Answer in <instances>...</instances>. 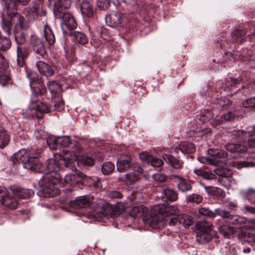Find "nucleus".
<instances>
[{
	"instance_id": "f257e3e1",
	"label": "nucleus",
	"mask_w": 255,
	"mask_h": 255,
	"mask_svg": "<svg viewBox=\"0 0 255 255\" xmlns=\"http://www.w3.org/2000/svg\"><path fill=\"white\" fill-rule=\"evenodd\" d=\"M69 151L63 150V155H55L53 158L48 159L44 165L37 158L36 155L30 156L24 149H21L12 156L13 162L21 163L24 168L28 170L44 174L45 186L47 190H52L54 194H58L57 187L55 186L61 184V176L58 173L60 169L69 168L72 171L75 169L76 159L74 155H69Z\"/></svg>"
},
{
	"instance_id": "f03ea898",
	"label": "nucleus",
	"mask_w": 255,
	"mask_h": 255,
	"mask_svg": "<svg viewBox=\"0 0 255 255\" xmlns=\"http://www.w3.org/2000/svg\"><path fill=\"white\" fill-rule=\"evenodd\" d=\"M6 17H2V27L3 30L9 34L12 26V22H15L14 30H23L28 27L27 20L23 16L17 12V9L13 2L5 4Z\"/></svg>"
},
{
	"instance_id": "7ed1b4c3",
	"label": "nucleus",
	"mask_w": 255,
	"mask_h": 255,
	"mask_svg": "<svg viewBox=\"0 0 255 255\" xmlns=\"http://www.w3.org/2000/svg\"><path fill=\"white\" fill-rule=\"evenodd\" d=\"M54 4V14L56 18L62 19L61 28L63 33L67 35L72 34L71 30L77 27V23L74 17L69 13L62 11L61 0H53Z\"/></svg>"
},
{
	"instance_id": "20e7f679",
	"label": "nucleus",
	"mask_w": 255,
	"mask_h": 255,
	"mask_svg": "<svg viewBox=\"0 0 255 255\" xmlns=\"http://www.w3.org/2000/svg\"><path fill=\"white\" fill-rule=\"evenodd\" d=\"M198 213L200 215L214 218L218 215L224 219L226 222L232 224H241L244 221V218L237 215H231L230 212L221 209H216L214 212L205 207L200 208Z\"/></svg>"
},
{
	"instance_id": "39448f33",
	"label": "nucleus",
	"mask_w": 255,
	"mask_h": 255,
	"mask_svg": "<svg viewBox=\"0 0 255 255\" xmlns=\"http://www.w3.org/2000/svg\"><path fill=\"white\" fill-rule=\"evenodd\" d=\"M198 228L196 241L200 244L209 242L213 236L212 225L206 221H199L196 224Z\"/></svg>"
},
{
	"instance_id": "423d86ee",
	"label": "nucleus",
	"mask_w": 255,
	"mask_h": 255,
	"mask_svg": "<svg viewBox=\"0 0 255 255\" xmlns=\"http://www.w3.org/2000/svg\"><path fill=\"white\" fill-rule=\"evenodd\" d=\"M230 134L232 138L235 139L248 138L249 148L252 149V151H248L255 152V136L254 132L251 133L244 130H234L230 132Z\"/></svg>"
},
{
	"instance_id": "0eeeda50",
	"label": "nucleus",
	"mask_w": 255,
	"mask_h": 255,
	"mask_svg": "<svg viewBox=\"0 0 255 255\" xmlns=\"http://www.w3.org/2000/svg\"><path fill=\"white\" fill-rule=\"evenodd\" d=\"M193 218L188 215L181 214L177 218L172 217L169 222L170 226H177L179 228V225H182L184 228H188L193 224Z\"/></svg>"
},
{
	"instance_id": "6e6552de",
	"label": "nucleus",
	"mask_w": 255,
	"mask_h": 255,
	"mask_svg": "<svg viewBox=\"0 0 255 255\" xmlns=\"http://www.w3.org/2000/svg\"><path fill=\"white\" fill-rule=\"evenodd\" d=\"M58 143L61 147H68L72 152H76L81 150L79 143L76 140H72L69 136L58 137Z\"/></svg>"
},
{
	"instance_id": "1a4fd4ad",
	"label": "nucleus",
	"mask_w": 255,
	"mask_h": 255,
	"mask_svg": "<svg viewBox=\"0 0 255 255\" xmlns=\"http://www.w3.org/2000/svg\"><path fill=\"white\" fill-rule=\"evenodd\" d=\"M140 211V217H142L143 221L148 223L150 226L156 225L158 220L155 216H152L151 215V212H150L148 208L140 206L134 207V210Z\"/></svg>"
},
{
	"instance_id": "9d476101",
	"label": "nucleus",
	"mask_w": 255,
	"mask_h": 255,
	"mask_svg": "<svg viewBox=\"0 0 255 255\" xmlns=\"http://www.w3.org/2000/svg\"><path fill=\"white\" fill-rule=\"evenodd\" d=\"M27 76L29 79V83L31 89L35 93L38 94H43L45 92V89L43 88V85L38 80V75L34 72L27 73Z\"/></svg>"
},
{
	"instance_id": "9b49d317",
	"label": "nucleus",
	"mask_w": 255,
	"mask_h": 255,
	"mask_svg": "<svg viewBox=\"0 0 255 255\" xmlns=\"http://www.w3.org/2000/svg\"><path fill=\"white\" fill-rule=\"evenodd\" d=\"M210 156L207 158V160L211 164H216L223 161L222 159L227 157V153L225 151L221 149H215L209 150Z\"/></svg>"
},
{
	"instance_id": "f8f14e48",
	"label": "nucleus",
	"mask_w": 255,
	"mask_h": 255,
	"mask_svg": "<svg viewBox=\"0 0 255 255\" xmlns=\"http://www.w3.org/2000/svg\"><path fill=\"white\" fill-rule=\"evenodd\" d=\"M30 43L35 53L39 56L44 58L46 55L45 47L43 42L36 35H32Z\"/></svg>"
},
{
	"instance_id": "ddd939ff",
	"label": "nucleus",
	"mask_w": 255,
	"mask_h": 255,
	"mask_svg": "<svg viewBox=\"0 0 255 255\" xmlns=\"http://www.w3.org/2000/svg\"><path fill=\"white\" fill-rule=\"evenodd\" d=\"M131 166L130 157L127 153L121 154L117 159V169L120 172L125 171Z\"/></svg>"
},
{
	"instance_id": "4468645a",
	"label": "nucleus",
	"mask_w": 255,
	"mask_h": 255,
	"mask_svg": "<svg viewBox=\"0 0 255 255\" xmlns=\"http://www.w3.org/2000/svg\"><path fill=\"white\" fill-rule=\"evenodd\" d=\"M92 200V198L81 196L77 197L75 200L71 201L70 205L76 209L84 208L89 206Z\"/></svg>"
},
{
	"instance_id": "2eb2a0df",
	"label": "nucleus",
	"mask_w": 255,
	"mask_h": 255,
	"mask_svg": "<svg viewBox=\"0 0 255 255\" xmlns=\"http://www.w3.org/2000/svg\"><path fill=\"white\" fill-rule=\"evenodd\" d=\"M98 207L93 213L94 218L97 219L98 218H101L107 215L110 208L109 204L104 201L100 200L98 202Z\"/></svg>"
},
{
	"instance_id": "dca6fc26",
	"label": "nucleus",
	"mask_w": 255,
	"mask_h": 255,
	"mask_svg": "<svg viewBox=\"0 0 255 255\" xmlns=\"http://www.w3.org/2000/svg\"><path fill=\"white\" fill-rule=\"evenodd\" d=\"M122 19V13L119 11H114L105 17V20L108 25L116 27L120 23Z\"/></svg>"
},
{
	"instance_id": "f3484780",
	"label": "nucleus",
	"mask_w": 255,
	"mask_h": 255,
	"mask_svg": "<svg viewBox=\"0 0 255 255\" xmlns=\"http://www.w3.org/2000/svg\"><path fill=\"white\" fill-rule=\"evenodd\" d=\"M10 191L18 199H28L31 197L34 192L32 190L27 189H18L15 187H11Z\"/></svg>"
},
{
	"instance_id": "a211bd4d",
	"label": "nucleus",
	"mask_w": 255,
	"mask_h": 255,
	"mask_svg": "<svg viewBox=\"0 0 255 255\" xmlns=\"http://www.w3.org/2000/svg\"><path fill=\"white\" fill-rule=\"evenodd\" d=\"M36 67L39 72L46 76H51L54 73L55 67L43 61L37 62Z\"/></svg>"
},
{
	"instance_id": "6ab92c4d",
	"label": "nucleus",
	"mask_w": 255,
	"mask_h": 255,
	"mask_svg": "<svg viewBox=\"0 0 255 255\" xmlns=\"http://www.w3.org/2000/svg\"><path fill=\"white\" fill-rule=\"evenodd\" d=\"M5 195V196L4 195L1 196V203L8 208L15 209L19 204L18 200H17L18 198H16V196H15L13 194V196Z\"/></svg>"
},
{
	"instance_id": "aec40b11",
	"label": "nucleus",
	"mask_w": 255,
	"mask_h": 255,
	"mask_svg": "<svg viewBox=\"0 0 255 255\" xmlns=\"http://www.w3.org/2000/svg\"><path fill=\"white\" fill-rule=\"evenodd\" d=\"M73 173H69L66 174L64 178V182L68 184L71 185H76L82 182L83 176L81 174L78 173L76 170Z\"/></svg>"
},
{
	"instance_id": "412c9836",
	"label": "nucleus",
	"mask_w": 255,
	"mask_h": 255,
	"mask_svg": "<svg viewBox=\"0 0 255 255\" xmlns=\"http://www.w3.org/2000/svg\"><path fill=\"white\" fill-rule=\"evenodd\" d=\"M162 158L174 169H180L183 166V162L171 155L163 154L162 155Z\"/></svg>"
},
{
	"instance_id": "4be33fe9",
	"label": "nucleus",
	"mask_w": 255,
	"mask_h": 255,
	"mask_svg": "<svg viewBox=\"0 0 255 255\" xmlns=\"http://www.w3.org/2000/svg\"><path fill=\"white\" fill-rule=\"evenodd\" d=\"M172 177L177 178L179 182L177 187L179 190L182 192H187L191 190L192 186L190 181L186 180L181 176L173 175Z\"/></svg>"
},
{
	"instance_id": "5701e85b",
	"label": "nucleus",
	"mask_w": 255,
	"mask_h": 255,
	"mask_svg": "<svg viewBox=\"0 0 255 255\" xmlns=\"http://www.w3.org/2000/svg\"><path fill=\"white\" fill-rule=\"evenodd\" d=\"M30 11L32 13L34 19H40L41 17L45 16L46 14V11L43 8L40 1L31 7L30 9Z\"/></svg>"
},
{
	"instance_id": "b1692460",
	"label": "nucleus",
	"mask_w": 255,
	"mask_h": 255,
	"mask_svg": "<svg viewBox=\"0 0 255 255\" xmlns=\"http://www.w3.org/2000/svg\"><path fill=\"white\" fill-rule=\"evenodd\" d=\"M226 149L231 152L243 153L248 151L250 148L245 145L240 144L229 143L225 146Z\"/></svg>"
},
{
	"instance_id": "393cba45",
	"label": "nucleus",
	"mask_w": 255,
	"mask_h": 255,
	"mask_svg": "<svg viewBox=\"0 0 255 255\" xmlns=\"http://www.w3.org/2000/svg\"><path fill=\"white\" fill-rule=\"evenodd\" d=\"M70 152V151H69V152ZM69 155L72 156L74 155L76 159L74 160V162H75V165H76V164H78V163L82 164L86 166H91L93 165L94 163V160L90 157L84 155H81L77 157L74 153L71 154L70 153H69ZM76 169V167H75V169H74V170Z\"/></svg>"
},
{
	"instance_id": "a878e982",
	"label": "nucleus",
	"mask_w": 255,
	"mask_h": 255,
	"mask_svg": "<svg viewBox=\"0 0 255 255\" xmlns=\"http://www.w3.org/2000/svg\"><path fill=\"white\" fill-rule=\"evenodd\" d=\"M51 107L54 111L61 112L64 109V103L63 99L59 96L52 97V104Z\"/></svg>"
},
{
	"instance_id": "bb28decb",
	"label": "nucleus",
	"mask_w": 255,
	"mask_h": 255,
	"mask_svg": "<svg viewBox=\"0 0 255 255\" xmlns=\"http://www.w3.org/2000/svg\"><path fill=\"white\" fill-rule=\"evenodd\" d=\"M219 232L225 238L230 239L235 233L234 228L227 225H222L218 227Z\"/></svg>"
},
{
	"instance_id": "cd10ccee",
	"label": "nucleus",
	"mask_w": 255,
	"mask_h": 255,
	"mask_svg": "<svg viewBox=\"0 0 255 255\" xmlns=\"http://www.w3.org/2000/svg\"><path fill=\"white\" fill-rule=\"evenodd\" d=\"M43 36L45 40L49 45H53L55 42V37L49 26L46 25L43 29Z\"/></svg>"
},
{
	"instance_id": "c85d7f7f",
	"label": "nucleus",
	"mask_w": 255,
	"mask_h": 255,
	"mask_svg": "<svg viewBox=\"0 0 255 255\" xmlns=\"http://www.w3.org/2000/svg\"><path fill=\"white\" fill-rule=\"evenodd\" d=\"M81 10L84 15L88 17H91L94 14L93 6L89 2H82L81 6Z\"/></svg>"
},
{
	"instance_id": "c756f323",
	"label": "nucleus",
	"mask_w": 255,
	"mask_h": 255,
	"mask_svg": "<svg viewBox=\"0 0 255 255\" xmlns=\"http://www.w3.org/2000/svg\"><path fill=\"white\" fill-rule=\"evenodd\" d=\"M163 213L166 216H171L174 218H177L180 214L178 208L174 206H169L164 207Z\"/></svg>"
},
{
	"instance_id": "7c9ffc66",
	"label": "nucleus",
	"mask_w": 255,
	"mask_h": 255,
	"mask_svg": "<svg viewBox=\"0 0 255 255\" xmlns=\"http://www.w3.org/2000/svg\"><path fill=\"white\" fill-rule=\"evenodd\" d=\"M179 149L182 153H192L195 150L194 144L187 141L181 142L179 144Z\"/></svg>"
},
{
	"instance_id": "2f4dec72",
	"label": "nucleus",
	"mask_w": 255,
	"mask_h": 255,
	"mask_svg": "<svg viewBox=\"0 0 255 255\" xmlns=\"http://www.w3.org/2000/svg\"><path fill=\"white\" fill-rule=\"evenodd\" d=\"M47 87L52 96H56L62 91L60 85L55 81L49 82L47 84Z\"/></svg>"
},
{
	"instance_id": "473e14b6",
	"label": "nucleus",
	"mask_w": 255,
	"mask_h": 255,
	"mask_svg": "<svg viewBox=\"0 0 255 255\" xmlns=\"http://www.w3.org/2000/svg\"><path fill=\"white\" fill-rule=\"evenodd\" d=\"M72 34H73L75 41L78 43L84 45L88 42V37L83 33L75 31Z\"/></svg>"
},
{
	"instance_id": "72a5a7b5",
	"label": "nucleus",
	"mask_w": 255,
	"mask_h": 255,
	"mask_svg": "<svg viewBox=\"0 0 255 255\" xmlns=\"http://www.w3.org/2000/svg\"><path fill=\"white\" fill-rule=\"evenodd\" d=\"M11 43L9 38L6 36H0V50L6 51L11 47Z\"/></svg>"
},
{
	"instance_id": "f704fd0d",
	"label": "nucleus",
	"mask_w": 255,
	"mask_h": 255,
	"mask_svg": "<svg viewBox=\"0 0 255 255\" xmlns=\"http://www.w3.org/2000/svg\"><path fill=\"white\" fill-rule=\"evenodd\" d=\"M241 194L245 199L251 203L255 202V190L251 188L248 190L242 191Z\"/></svg>"
},
{
	"instance_id": "c9c22d12",
	"label": "nucleus",
	"mask_w": 255,
	"mask_h": 255,
	"mask_svg": "<svg viewBox=\"0 0 255 255\" xmlns=\"http://www.w3.org/2000/svg\"><path fill=\"white\" fill-rule=\"evenodd\" d=\"M163 193L166 199L170 201H175L178 198L177 193L171 189H164L163 191Z\"/></svg>"
},
{
	"instance_id": "e433bc0d",
	"label": "nucleus",
	"mask_w": 255,
	"mask_h": 255,
	"mask_svg": "<svg viewBox=\"0 0 255 255\" xmlns=\"http://www.w3.org/2000/svg\"><path fill=\"white\" fill-rule=\"evenodd\" d=\"M9 142V137L7 133L4 130L0 131V147L4 148Z\"/></svg>"
},
{
	"instance_id": "4c0bfd02",
	"label": "nucleus",
	"mask_w": 255,
	"mask_h": 255,
	"mask_svg": "<svg viewBox=\"0 0 255 255\" xmlns=\"http://www.w3.org/2000/svg\"><path fill=\"white\" fill-rule=\"evenodd\" d=\"M14 37L18 44H22L25 41V34L23 30H14Z\"/></svg>"
},
{
	"instance_id": "58836bf2",
	"label": "nucleus",
	"mask_w": 255,
	"mask_h": 255,
	"mask_svg": "<svg viewBox=\"0 0 255 255\" xmlns=\"http://www.w3.org/2000/svg\"><path fill=\"white\" fill-rule=\"evenodd\" d=\"M115 169V165L111 162L104 163L102 167V172L104 174H109Z\"/></svg>"
},
{
	"instance_id": "ea45409f",
	"label": "nucleus",
	"mask_w": 255,
	"mask_h": 255,
	"mask_svg": "<svg viewBox=\"0 0 255 255\" xmlns=\"http://www.w3.org/2000/svg\"><path fill=\"white\" fill-rule=\"evenodd\" d=\"M186 200L188 202L199 204L202 201V197L198 194L193 193L186 196Z\"/></svg>"
},
{
	"instance_id": "a19ab883",
	"label": "nucleus",
	"mask_w": 255,
	"mask_h": 255,
	"mask_svg": "<svg viewBox=\"0 0 255 255\" xmlns=\"http://www.w3.org/2000/svg\"><path fill=\"white\" fill-rule=\"evenodd\" d=\"M57 141L58 137H55L50 136L46 138L47 144L49 146V148L52 150L56 149L58 145H59Z\"/></svg>"
},
{
	"instance_id": "79ce46f5",
	"label": "nucleus",
	"mask_w": 255,
	"mask_h": 255,
	"mask_svg": "<svg viewBox=\"0 0 255 255\" xmlns=\"http://www.w3.org/2000/svg\"><path fill=\"white\" fill-rule=\"evenodd\" d=\"M138 174H136L134 172H130L125 175L126 182L130 184L137 182L139 179Z\"/></svg>"
},
{
	"instance_id": "37998d69",
	"label": "nucleus",
	"mask_w": 255,
	"mask_h": 255,
	"mask_svg": "<svg viewBox=\"0 0 255 255\" xmlns=\"http://www.w3.org/2000/svg\"><path fill=\"white\" fill-rule=\"evenodd\" d=\"M6 69H0V84L2 85H5L9 80V76Z\"/></svg>"
},
{
	"instance_id": "c03bdc74",
	"label": "nucleus",
	"mask_w": 255,
	"mask_h": 255,
	"mask_svg": "<svg viewBox=\"0 0 255 255\" xmlns=\"http://www.w3.org/2000/svg\"><path fill=\"white\" fill-rule=\"evenodd\" d=\"M36 110L41 113H47L49 112V109L46 105L43 103L37 101L35 102Z\"/></svg>"
},
{
	"instance_id": "a18cd8bd",
	"label": "nucleus",
	"mask_w": 255,
	"mask_h": 255,
	"mask_svg": "<svg viewBox=\"0 0 255 255\" xmlns=\"http://www.w3.org/2000/svg\"><path fill=\"white\" fill-rule=\"evenodd\" d=\"M97 6L102 9H106L110 5L109 0H97Z\"/></svg>"
},
{
	"instance_id": "49530a36",
	"label": "nucleus",
	"mask_w": 255,
	"mask_h": 255,
	"mask_svg": "<svg viewBox=\"0 0 255 255\" xmlns=\"http://www.w3.org/2000/svg\"><path fill=\"white\" fill-rule=\"evenodd\" d=\"M232 180V179L228 178L227 177H223L221 179L222 185L227 188L230 187L235 183V181Z\"/></svg>"
},
{
	"instance_id": "de8ad7c7",
	"label": "nucleus",
	"mask_w": 255,
	"mask_h": 255,
	"mask_svg": "<svg viewBox=\"0 0 255 255\" xmlns=\"http://www.w3.org/2000/svg\"><path fill=\"white\" fill-rule=\"evenodd\" d=\"M152 177L154 181L159 182H163L166 180V177L161 173H155Z\"/></svg>"
},
{
	"instance_id": "09e8293b",
	"label": "nucleus",
	"mask_w": 255,
	"mask_h": 255,
	"mask_svg": "<svg viewBox=\"0 0 255 255\" xmlns=\"http://www.w3.org/2000/svg\"><path fill=\"white\" fill-rule=\"evenodd\" d=\"M150 162L152 166L155 167H160L163 164V161L162 160L153 157H152Z\"/></svg>"
},
{
	"instance_id": "8fccbe9b",
	"label": "nucleus",
	"mask_w": 255,
	"mask_h": 255,
	"mask_svg": "<svg viewBox=\"0 0 255 255\" xmlns=\"http://www.w3.org/2000/svg\"><path fill=\"white\" fill-rule=\"evenodd\" d=\"M108 196L111 199H121L122 198L123 195L122 193L118 191H111L109 192Z\"/></svg>"
},
{
	"instance_id": "3c124183",
	"label": "nucleus",
	"mask_w": 255,
	"mask_h": 255,
	"mask_svg": "<svg viewBox=\"0 0 255 255\" xmlns=\"http://www.w3.org/2000/svg\"><path fill=\"white\" fill-rule=\"evenodd\" d=\"M139 157L140 160L144 161L146 162H150L152 156L149 154L147 152H143L139 154Z\"/></svg>"
},
{
	"instance_id": "603ef678",
	"label": "nucleus",
	"mask_w": 255,
	"mask_h": 255,
	"mask_svg": "<svg viewBox=\"0 0 255 255\" xmlns=\"http://www.w3.org/2000/svg\"><path fill=\"white\" fill-rule=\"evenodd\" d=\"M7 67L8 64L5 58L0 53V69H7Z\"/></svg>"
},
{
	"instance_id": "864d4df0",
	"label": "nucleus",
	"mask_w": 255,
	"mask_h": 255,
	"mask_svg": "<svg viewBox=\"0 0 255 255\" xmlns=\"http://www.w3.org/2000/svg\"><path fill=\"white\" fill-rule=\"evenodd\" d=\"M236 163L237 167L238 168H241L242 167H247L253 166L252 162L249 161H237Z\"/></svg>"
},
{
	"instance_id": "5fc2aeb1",
	"label": "nucleus",
	"mask_w": 255,
	"mask_h": 255,
	"mask_svg": "<svg viewBox=\"0 0 255 255\" xmlns=\"http://www.w3.org/2000/svg\"><path fill=\"white\" fill-rule=\"evenodd\" d=\"M212 191L214 193V194H215L216 195L219 197H225L224 192L221 189L218 187H214L212 189Z\"/></svg>"
},
{
	"instance_id": "6e6d98bb",
	"label": "nucleus",
	"mask_w": 255,
	"mask_h": 255,
	"mask_svg": "<svg viewBox=\"0 0 255 255\" xmlns=\"http://www.w3.org/2000/svg\"><path fill=\"white\" fill-rule=\"evenodd\" d=\"M235 115L232 112H229L228 114H224L221 117V122L227 121L231 120L232 118H234Z\"/></svg>"
},
{
	"instance_id": "4d7b16f0",
	"label": "nucleus",
	"mask_w": 255,
	"mask_h": 255,
	"mask_svg": "<svg viewBox=\"0 0 255 255\" xmlns=\"http://www.w3.org/2000/svg\"><path fill=\"white\" fill-rule=\"evenodd\" d=\"M245 237L249 242H255V235L251 232H248L245 233Z\"/></svg>"
},
{
	"instance_id": "13d9d810",
	"label": "nucleus",
	"mask_w": 255,
	"mask_h": 255,
	"mask_svg": "<svg viewBox=\"0 0 255 255\" xmlns=\"http://www.w3.org/2000/svg\"><path fill=\"white\" fill-rule=\"evenodd\" d=\"M245 209L246 213H251L255 215V207L245 205Z\"/></svg>"
},
{
	"instance_id": "bf43d9fd",
	"label": "nucleus",
	"mask_w": 255,
	"mask_h": 255,
	"mask_svg": "<svg viewBox=\"0 0 255 255\" xmlns=\"http://www.w3.org/2000/svg\"><path fill=\"white\" fill-rule=\"evenodd\" d=\"M231 101L228 99L226 98H221L219 102V104L222 106H224L225 105H229L231 104Z\"/></svg>"
},
{
	"instance_id": "052dcab7",
	"label": "nucleus",
	"mask_w": 255,
	"mask_h": 255,
	"mask_svg": "<svg viewBox=\"0 0 255 255\" xmlns=\"http://www.w3.org/2000/svg\"><path fill=\"white\" fill-rule=\"evenodd\" d=\"M214 175L208 172H205L203 174V177L205 179L210 180L214 178Z\"/></svg>"
},
{
	"instance_id": "680f3d73",
	"label": "nucleus",
	"mask_w": 255,
	"mask_h": 255,
	"mask_svg": "<svg viewBox=\"0 0 255 255\" xmlns=\"http://www.w3.org/2000/svg\"><path fill=\"white\" fill-rule=\"evenodd\" d=\"M44 133V132L42 131H37L35 132L34 134L37 139H43Z\"/></svg>"
},
{
	"instance_id": "e2e57ef3",
	"label": "nucleus",
	"mask_w": 255,
	"mask_h": 255,
	"mask_svg": "<svg viewBox=\"0 0 255 255\" xmlns=\"http://www.w3.org/2000/svg\"><path fill=\"white\" fill-rule=\"evenodd\" d=\"M133 171L135 172L136 174H138V176H140L142 174V169L141 167L138 166H135L133 167Z\"/></svg>"
},
{
	"instance_id": "0e129e2a",
	"label": "nucleus",
	"mask_w": 255,
	"mask_h": 255,
	"mask_svg": "<svg viewBox=\"0 0 255 255\" xmlns=\"http://www.w3.org/2000/svg\"><path fill=\"white\" fill-rule=\"evenodd\" d=\"M131 215L134 216L135 217H140V211L134 210V207L132 208V212L131 213Z\"/></svg>"
},
{
	"instance_id": "69168bd1",
	"label": "nucleus",
	"mask_w": 255,
	"mask_h": 255,
	"mask_svg": "<svg viewBox=\"0 0 255 255\" xmlns=\"http://www.w3.org/2000/svg\"><path fill=\"white\" fill-rule=\"evenodd\" d=\"M22 58V49L20 47H17V61L18 60V59L19 58Z\"/></svg>"
},
{
	"instance_id": "338daca9",
	"label": "nucleus",
	"mask_w": 255,
	"mask_h": 255,
	"mask_svg": "<svg viewBox=\"0 0 255 255\" xmlns=\"http://www.w3.org/2000/svg\"><path fill=\"white\" fill-rule=\"evenodd\" d=\"M234 34L236 35V39H238L241 36L242 31L241 30L237 29L234 32Z\"/></svg>"
},
{
	"instance_id": "774afa93",
	"label": "nucleus",
	"mask_w": 255,
	"mask_h": 255,
	"mask_svg": "<svg viewBox=\"0 0 255 255\" xmlns=\"http://www.w3.org/2000/svg\"><path fill=\"white\" fill-rule=\"evenodd\" d=\"M7 190L4 187L0 186V194H2V195H4L5 194H7Z\"/></svg>"
}]
</instances>
